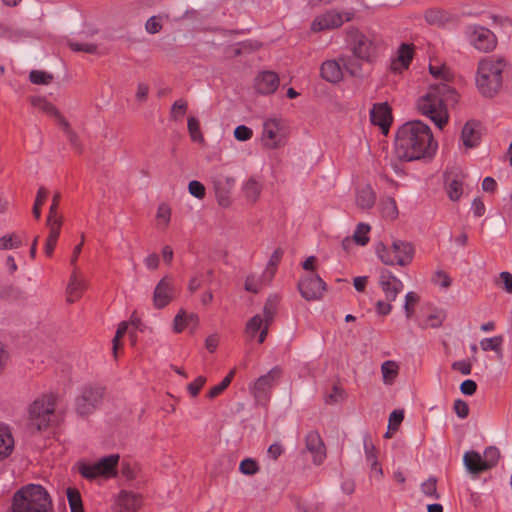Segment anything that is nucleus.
<instances>
[{"label": "nucleus", "mask_w": 512, "mask_h": 512, "mask_svg": "<svg viewBox=\"0 0 512 512\" xmlns=\"http://www.w3.org/2000/svg\"><path fill=\"white\" fill-rule=\"evenodd\" d=\"M436 147L430 127L420 120L408 121L396 132L394 151L400 161L431 158Z\"/></svg>", "instance_id": "obj_1"}, {"label": "nucleus", "mask_w": 512, "mask_h": 512, "mask_svg": "<svg viewBox=\"0 0 512 512\" xmlns=\"http://www.w3.org/2000/svg\"><path fill=\"white\" fill-rule=\"evenodd\" d=\"M344 40L353 57L367 64H375L387 48L382 35L373 30H361L356 26L345 29Z\"/></svg>", "instance_id": "obj_2"}, {"label": "nucleus", "mask_w": 512, "mask_h": 512, "mask_svg": "<svg viewBox=\"0 0 512 512\" xmlns=\"http://www.w3.org/2000/svg\"><path fill=\"white\" fill-rule=\"evenodd\" d=\"M458 93L454 87L440 82L431 85L427 93L417 101L419 112L431 119L439 129L448 123L447 102H457Z\"/></svg>", "instance_id": "obj_3"}, {"label": "nucleus", "mask_w": 512, "mask_h": 512, "mask_svg": "<svg viewBox=\"0 0 512 512\" xmlns=\"http://www.w3.org/2000/svg\"><path fill=\"white\" fill-rule=\"evenodd\" d=\"M507 61L503 57H486L479 61L476 74V87L485 98L495 97L503 85V73Z\"/></svg>", "instance_id": "obj_4"}, {"label": "nucleus", "mask_w": 512, "mask_h": 512, "mask_svg": "<svg viewBox=\"0 0 512 512\" xmlns=\"http://www.w3.org/2000/svg\"><path fill=\"white\" fill-rule=\"evenodd\" d=\"M48 491L40 484L29 483L18 489L11 503L12 512H52Z\"/></svg>", "instance_id": "obj_5"}, {"label": "nucleus", "mask_w": 512, "mask_h": 512, "mask_svg": "<svg viewBox=\"0 0 512 512\" xmlns=\"http://www.w3.org/2000/svg\"><path fill=\"white\" fill-rule=\"evenodd\" d=\"M57 397L54 393L43 394L29 406L28 428L33 432L46 430L55 412Z\"/></svg>", "instance_id": "obj_6"}, {"label": "nucleus", "mask_w": 512, "mask_h": 512, "mask_svg": "<svg viewBox=\"0 0 512 512\" xmlns=\"http://www.w3.org/2000/svg\"><path fill=\"white\" fill-rule=\"evenodd\" d=\"M376 255L384 265L388 266H407L414 258V246L407 241L394 240L391 246L379 242L375 248Z\"/></svg>", "instance_id": "obj_7"}, {"label": "nucleus", "mask_w": 512, "mask_h": 512, "mask_svg": "<svg viewBox=\"0 0 512 512\" xmlns=\"http://www.w3.org/2000/svg\"><path fill=\"white\" fill-rule=\"evenodd\" d=\"M106 387L100 384L84 385L74 401L76 413L81 417L93 414L102 405Z\"/></svg>", "instance_id": "obj_8"}, {"label": "nucleus", "mask_w": 512, "mask_h": 512, "mask_svg": "<svg viewBox=\"0 0 512 512\" xmlns=\"http://www.w3.org/2000/svg\"><path fill=\"white\" fill-rule=\"evenodd\" d=\"M463 34L466 41L480 52H491L497 45L495 34L482 25L469 24L464 28Z\"/></svg>", "instance_id": "obj_9"}, {"label": "nucleus", "mask_w": 512, "mask_h": 512, "mask_svg": "<svg viewBox=\"0 0 512 512\" xmlns=\"http://www.w3.org/2000/svg\"><path fill=\"white\" fill-rule=\"evenodd\" d=\"M282 376L283 369L279 365H276L266 374L258 377L250 387L251 394L255 400L259 403L268 402L273 388L277 385Z\"/></svg>", "instance_id": "obj_10"}, {"label": "nucleus", "mask_w": 512, "mask_h": 512, "mask_svg": "<svg viewBox=\"0 0 512 512\" xmlns=\"http://www.w3.org/2000/svg\"><path fill=\"white\" fill-rule=\"evenodd\" d=\"M297 288L305 300L317 301L322 299L327 284L317 273H307L301 277Z\"/></svg>", "instance_id": "obj_11"}, {"label": "nucleus", "mask_w": 512, "mask_h": 512, "mask_svg": "<svg viewBox=\"0 0 512 512\" xmlns=\"http://www.w3.org/2000/svg\"><path fill=\"white\" fill-rule=\"evenodd\" d=\"M174 279L171 276H164L156 285L153 292V306L156 309H163L168 306L176 297Z\"/></svg>", "instance_id": "obj_12"}, {"label": "nucleus", "mask_w": 512, "mask_h": 512, "mask_svg": "<svg viewBox=\"0 0 512 512\" xmlns=\"http://www.w3.org/2000/svg\"><path fill=\"white\" fill-rule=\"evenodd\" d=\"M370 121L378 126L385 136L393 123L392 108L388 102L374 103L370 109Z\"/></svg>", "instance_id": "obj_13"}, {"label": "nucleus", "mask_w": 512, "mask_h": 512, "mask_svg": "<svg viewBox=\"0 0 512 512\" xmlns=\"http://www.w3.org/2000/svg\"><path fill=\"white\" fill-rule=\"evenodd\" d=\"M235 178L231 176H225L217 174L212 177L213 188L218 201V204L222 207H229L231 205V192L235 185Z\"/></svg>", "instance_id": "obj_14"}, {"label": "nucleus", "mask_w": 512, "mask_h": 512, "mask_svg": "<svg viewBox=\"0 0 512 512\" xmlns=\"http://www.w3.org/2000/svg\"><path fill=\"white\" fill-rule=\"evenodd\" d=\"M379 284L389 302L394 301L404 287L402 281L385 268L380 270Z\"/></svg>", "instance_id": "obj_15"}, {"label": "nucleus", "mask_w": 512, "mask_h": 512, "mask_svg": "<svg viewBox=\"0 0 512 512\" xmlns=\"http://www.w3.org/2000/svg\"><path fill=\"white\" fill-rule=\"evenodd\" d=\"M415 46L412 43H401L397 55L391 59L390 69L395 73L407 70L414 58Z\"/></svg>", "instance_id": "obj_16"}, {"label": "nucleus", "mask_w": 512, "mask_h": 512, "mask_svg": "<svg viewBox=\"0 0 512 512\" xmlns=\"http://www.w3.org/2000/svg\"><path fill=\"white\" fill-rule=\"evenodd\" d=\"M443 178L444 189L448 198L453 202L459 201L463 194L466 175L461 171L455 174L445 172Z\"/></svg>", "instance_id": "obj_17"}, {"label": "nucleus", "mask_w": 512, "mask_h": 512, "mask_svg": "<svg viewBox=\"0 0 512 512\" xmlns=\"http://www.w3.org/2000/svg\"><path fill=\"white\" fill-rule=\"evenodd\" d=\"M305 447L312 454L315 465H321L326 458L325 444L318 431L312 430L305 437Z\"/></svg>", "instance_id": "obj_18"}, {"label": "nucleus", "mask_w": 512, "mask_h": 512, "mask_svg": "<svg viewBox=\"0 0 512 512\" xmlns=\"http://www.w3.org/2000/svg\"><path fill=\"white\" fill-rule=\"evenodd\" d=\"M482 125L478 120H468L461 130V140L463 145L468 148H476L480 145L482 139Z\"/></svg>", "instance_id": "obj_19"}, {"label": "nucleus", "mask_w": 512, "mask_h": 512, "mask_svg": "<svg viewBox=\"0 0 512 512\" xmlns=\"http://www.w3.org/2000/svg\"><path fill=\"white\" fill-rule=\"evenodd\" d=\"M279 76L273 71L260 72L255 80L254 87L261 95L273 94L279 87Z\"/></svg>", "instance_id": "obj_20"}, {"label": "nucleus", "mask_w": 512, "mask_h": 512, "mask_svg": "<svg viewBox=\"0 0 512 512\" xmlns=\"http://www.w3.org/2000/svg\"><path fill=\"white\" fill-rule=\"evenodd\" d=\"M424 19L428 24L438 27H445L457 21L456 15L440 8L427 9L424 13Z\"/></svg>", "instance_id": "obj_21"}, {"label": "nucleus", "mask_w": 512, "mask_h": 512, "mask_svg": "<svg viewBox=\"0 0 512 512\" xmlns=\"http://www.w3.org/2000/svg\"><path fill=\"white\" fill-rule=\"evenodd\" d=\"M343 24L342 16L337 12H327L317 17L312 22L313 31H324L329 29L338 28Z\"/></svg>", "instance_id": "obj_22"}, {"label": "nucleus", "mask_w": 512, "mask_h": 512, "mask_svg": "<svg viewBox=\"0 0 512 512\" xmlns=\"http://www.w3.org/2000/svg\"><path fill=\"white\" fill-rule=\"evenodd\" d=\"M117 503L119 512H137L142 505V497L132 491H121Z\"/></svg>", "instance_id": "obj_23"}, {"label": "nucleus", "mask_w": 512, "mask_h": 512, "mask_svg": "<svg viewBox=\"0 0 512 512\" xmlns=\"http://www.w3.org/2000/svg\"><path fill=\"white\" fill-rule=\"evenodd\" d=\"M320 74L323 79L330 83H338L343 79V72L340 61L326 60L321 64Z\"/></svg>", "instance_id": "obj_24"}, {"label": "nucleus", "mask_w": 512, "mask_h": 512, "mask_svg": "<svg viewBox=\"0 0 512 512\" xmlns=\"http://www.w3.org/2000/svg\"><path fill=\"white\" fill-rule=\"evenodd\" d=\"M364 452L366 461L370 465L371 473L380 478L383 477L382 466L378 461L377 449L369 436L364 438Z\"/></svg>", "instance_id": "obj_25"}, {"label": "nucleus", "mask_w": 512, "mask_h": 512, "mask_svg": "<svg viewBox=\"0 0 512 512\" xmlns=\"http://www.w3.org/2000/svg\"><path fill=\"white\" fill-rule=\"evenodd\" d=\"M463 462L466 470L471 474H479L487 471L484 466V460L479 452L471 450L467 451L463 456Z\"/></svg>", "instance_id": "obj_26"}, {"label": "nucleus", "mask_w": 512, "mask_h": 512, "mask_svg": "<svg viewBox=\"0 0 512 512\" xmlns=\"http://www.w3.org/2000/svg\"><path fill=\"white\" fill-rule=\"evenodd\" d=\"M279 130L280 124L276 119H268L263 124V137L270 141L266 145L271 149L280 147V141L277 137Z\"/></svg>", "instance_id": "obj_27"}, {"label": "nucleus", "mask_w": 512, "mask_h": 512, "mask_svg": "<svg viewBox=\"0 0 512 512\" xmlns=\"http://www.w3.org/2000/svg\"><path fill=\"white\" fill-rule=\"evenodd\" d=\"M376 202V194L370 185L359 189L356 193V204L360 209H371Z\"/></svg>", "instance_id": "obj_28"}, {"label": "nucleus", "mask_w": 512, "mask_h": 512, "mask_svg": "<svg viewBox=\"0 0 512 512\" xmlns=\"http://www.w3.org/2000/svg\"><path fill=\"white\" fill-rule=\"evenodd\" d=\"M119 458L118 454H111L109 456L102 457L97 461L100 473L106 477L115 476L117 473Z\"/></svg>", "instance_id": "obj_29"}, {"label": "nucleus", "mask_w": 512, "mask_h": 512, "mask_svg": "<svg viewBox=\"0 0 512 512\" xmlns=\"http://www.w3.org/2000/svg\"><path fill=\"white\" fill-rule=\"evenodd\" d=\"M280 297L277 294L270 295L263 307V320L267 325H271L278 312Z\"/></svg>", "instance_id": "obj_30"}, {"label": "nucleus", "mask_w": 512, "mask_h": 512, "mask_svg": "<svg viewBox=\"0 0 512 512\" xmlns=\"http://www.w3.org/2000/svg\"><path fill=\"white\" fill-rule=\"evenodd\" d=\"M14 450V439L10 431L0 428V461L6 459Z\"/></svg>", "instance_id": "obj_31"}, {"label": "nucleus", "mask_w": 512, "mask_h": 512, "mask_svg": "<svg viewBox=\"0 0 512 512\" xmlns=\"http://www.w3.org/2000/svg\"><path fill=\"white\" fill-rule=\"evenodd\" d=\"M85 289L84 282L79 280L76 273L73 272L70 276L69 283L67 286L68 302L72 303L79 299Z\"/></svg>", "instance_id": "obj_32"}, {"label": "nucleus", "mask_w": 512, "mask_h": 512, "mask_svg": "<svg viewBox=\"0 0 512 512\" xmlns=\"http://www.w3.org/2000/svg\"><path fill=\"white\" fill-rule=\"evenodd\" d=\"M247 200L255 202L260 196L262 185L254 177H250L242 187Z\"/></svg>", "instance_id": "obj_33"}, {"label": "nucleus", "mask_w": 512, "mask_h": 512, "mask_svg": "<svg viewBox=\"0 0 512 512\" xmlns=\"http://www.w3.org/2000/svg\"><path fill=\"white\" fill-rule=\"evenodd\" d=\"M283 255H284V251L282 248H276L273 251V253L271 254L269 261L267 263L265 272L263 274V276L265 278H268L269 280H271L274 277V275L277 271V267L280 264Z\"/></svg>", "instance_id": "obj_34"}, {"label": "nucleus", "mask_w": 512, "mask_h": 512, "mask_svg": "<svg viewBox=\"0 0 512 512\" xmlns=\"http://www.w3.org/2000/svg\"><path fill=\"white\" fill-rule=\"evenodd\" d=\"M235 369H232L223 379L222 381L213 386L208 392H207V398L214 399L218 397L220 394H222L227 387L231 384L234 375H235Z\"/></svg>", "instance_id": "obj_35"}, {"label": "nucleus", "mask_w": 512, "mask_h": 512, "mask_svg": "<svg viewBox=\"0 0 512 512\" xmlns=\"http://www.w3.org/2000/svg\"><path fill=\"white\" fill-rule=\"evenodd\" d=\"M483 460L487 470L497 466L500 459V451L496 446H488L483 453Z\"/></svg>", "instance_id": "obj_36"}, {"label": "nucleus", "mask_w": 512, "mask_h": 512, "mask_svg": "<svg viewBox=\"0 0 512 512\" xmlns=\"http://www.w3.org/2000/svg\"><path fill=\"white\" fill-rule=\"evenodd\" d=\"M383 380L386 384H392L398 375V365L391 360L385 361L381 366Z\"/></svg>", "instance_id": "obj_37"}, {"label": "nucleus", "mask_w": 512, "mask_h": 512, "mask_svg": "<svg viewBox=\"0 0 512 512\" xmlns=\"http://www.w3.org/2000/svg\"><path fill=\"white\" fill-rule=\"evenodd\" d=\"M371 227L366 223H359L356 226V229L353 234V240L360 246H365L369 243L368 233L370 232Z\"/></svg>", "instance_id": "obj_38"}, {"label": "nucleus", "mask_w": 512, "mask_h": 512, "mask_svg": "<svg viewBox=\"0 0 512 512\" xmlns=\"http://www.w3.org/2000/svg\"><path fill=\"white\" fill-rule=\"evenodd\" d=\"M67 499L71 512H84L81 495L76 488L67 489Z\"/></svg>", "instance_id": "obj_39"}, {"label": "nucleus", "mask_w": 512, "mask_h": 512, "mask_svg": "<svg viewBox=\"0 0 512 512\" xmlns=\"http://www.w3.org/2000/svg\"><path fill=\"white\" fill-rule=\"evenodd\" d=\"M503 344V336L497 335L491 338H484L480 341V346L483 351H495L501 354V347Z\"/></svg>", "instance_id": "obj_40"}, {"label": "nucleus", "mask_w": 512, "mask_h": 512, "mask_svg": "<svg viewBox=\"0 0 512 512\" xmlns=\"http://www.w3.org/2000/svg\"><path fill=\"white\" fill-rule=\"evenodd\" d=\"M187 128H188V132L191 137V140L193 142H197V143L204 142V136L201 132L200 122L197 118L189 117L188 123H187Z\"/></svg>", "instance_id": "obj_41"}, {"label": "nucleus", "mask_w": 512, "mask_h": 512, "mask_svg": "<svg viewBox=\"0 0 512 512\" xmlns=\"http://www.w3.org/2000/svg\"><path fill=\"white\" fill-rule=\"evenodd\" d=\"M260 471V466L254 458H244L239 464V472L246 476H253Z\"/></svg>", "instance_id": "obj_42"}, {"label": "nucleus", "mask_w": 512, "mask_h": 512, "mask_svg": "<svg viewBox=\"0 0 512 512\" xmlns=\"http://www.w3.org/2000/svg\"><path fill=\"white\" fill-rule=\"evenodd\" d=\"M382 214L384 217L394 220L398 217L397 203L394 198L387 197L382 201Z\"/></svg>", "instance_id": "obj_43"}, {"label": "nucleus", "mask_w": 512, "mask_h": 512, "mask_svg": "<svg viewBox=\"0 0 512 512\" xmlns=\"http://www.w3.org/2000/svg\"><path fill=\"white\" fill-rule=\"evenodd\" d=\"M187 108L188 104L186 100H176L171 106L170 118L175 121L182 119L187 112Z\"/></svg>", "instance_id": "obj_44"}, {"label": "nucleus", "mask_w": 512, "mask_h": 512, "mask_svg": "<svg viewBox=\"0 0 512 512\" xmlns=\"http://www.w3.org/2000/svg\"><path fill=\"white\" fill-rule=\"evenodd\" d=\"M29 80L36 85H48L53 80V75L41 70H32L29 73Z\"/></svg>", "instance_id": "obj_45"}, {"label": "nucleus", "mask_w": 512, "mask_h": 512, "mask_svg": "<svg viewBox=\"0 0 512 512\" xmlns=\"http://www.w3.org/2000/svg\"><path fill=\"white\" fill-rule=\"evenodd\" d=\"M264 326L263 318L257 314L254 315L245 326V331L251 338H254L256 334L261 330Z\"/></svg>", "instance_id": "obj_46"}, {"label": "nucleus", "mask_w": 512, "mask_h": 512, "mask_svg": "<svg viewBox=\"0 0 512 512\" xmlns=\"http://www.w3.org/2000/svg\"><path fill=\"white\" fill-rule=\"evenodd\" d=\"M79 473L83 478L88 480H93L99 476H103L100 473V469L97 462L94 464H81L79 467Z\"/></svg>", "instance_id": "obj_47"}, {"label": "nucleus", "mask_w": 512, "mask_h": 512, "mask_svg": "<svg viewBox=\"0 0 512 512\" xmlns=\"http://www.w3.org/2000/svg\"><path fill=\"white\" fill-rule=\"evenodd\" d=\"M421 491L426 496L434 499H439L440 496L437 493V479L435 477H429L425 482L421 484Z\"/></svg>", "instance_id": "obj_48"}, {"label": "nucleus", "mask_w": 512, "mask_h": 512, "mask_svg": "<svg viewBox=\"0 0 512 512\" xmlns=\"http://www.w3.org/2000/svg\"><path fill=\"white\" fill-rule=\"evenodd\" d=\"M68 46L74 52H84V53H88V54H94L97 51V45L93 44V43H80V42L69 41Z\"/></svg>", "instance_id": "obj_49"}, {"label": "nucleus", "mask_w": 512, "mask_h": 512, "mask_svg": "<svg viewBox=\"0 0 512 512\" xmlns=\"http://www.w3.org/2000/svg\"><path fill=\"white\" fill-rule=\"evenodd\" d=\"M403 420L404 411L399 409L393 410L389 415L388 429L392 431H397Z\"/></svg>", "instance_id": "obj_50"}, {"label": "nucleus", "mask_w": 512, "mask_h": 512, "mask_svg": "<svg viewBox=\"0 0 512 512\" xmlns=\"http://www.w3.org/2000/svg\"><path fill=\"white\" fill-rule=\"evenodd\" d=\"M47 226L49 227V235L47 238L57 242L62 227V218L53 219L50 220V222L47 221Z\"/></svg>", "instance_id": "obj_51"}, {"label": "nucleus", "mask_w": 512, "mask_h": 512, "mask_svg": "<svg viewBox=\"0 0 512 512\" xmlns=\"http://www.w3.org/2000/svg\"><path fill=\"white\" fill-rule=\"evenodd\" d=\"M21 240L15 235H5L0 237V249L7 250L21 246Z\"/></svg>", "instance_id": "obj_52"}, {"label": "nucleus", "mask_w": 512, "mask_h": 512, "mask_svg": "<svg viewBox=\"0 0 512 512\" xmlns=\"http://www.w3.org/2000/svg\"><path fill=\"white\" fill-rule=\"evenodd\" d=\"M234 137L236 140L238 141H241V142H245V141H248L252 138L253 136V131L251 128H249L248 126L246 125H238L235 129H234Z\"/></svg>", "instance_id": "obj_53"}, {"label": "nucleus", "mask_w": 512, "mask_h": 512, "mask_svg": "<svg viewBox=\"0 0 512 512\" xmlns=\"http://www.w3.org/2000/svg\"><path fill=\"white\" fill-rule=\"evenodd\" d=\"M188 191L192 196L198 199H203L206 195L205 186L197 180H192L189 182Z\"/></svg>", "instance_id": "obj_54"}, {"label": "nucleus", "mask_w": 512, "mask_h": 512, "mask_svg": "<svg viewBox=\"0 0 512 512\" xmlns=\"http://www.w3.org/2000/svg\"><path fill=\"white\" fill-rule=\"evenodd\" d=\"M340 64L343 69H345L351 76H356L358 74V70H360V66L356 64L354 59L351 57H340Z\"/></svg>", "instance_id": "obj_55"}, {"label": "nucleus", "mask_w": 512, "mask_h": 512, "mask_svg": "<svg viewBox=\"0 0 512 512\" xmlns=\"http://www.w3.org/2000/svg\"><path fill=\"white\" fill-rule=\"evenodd\" d=\"M32 103L33 105H39L40 109L55 117H57L60 114V111L57 109V107L45 99L38 98L33 100Z\"/></svg>", "instance_id": "obj_56"}, {"label": "nucleus", "mask_w": 512, "mask_h": 512, "mask_svg": "<svg viewBox=\"0 0 512 512\" xmlns=\"http://www.w3.org/2000/svg\"><path fill=\"white\" fill-rule=\"evenodd\" d=\"M173 324H174V331L176 333H181L187 326H188V322H187V317H186V313L184 310H180L174 320H173Z\"/></svg>", "instance_id": "obj_57"}, {"label": "nucleus", "mask_w": 512, "mask_h": 512, "mask_svg": "<svg viewBox=\"0 0 512 512\" xmlns=\"http://www.w3.org/2000/svg\"><path fill=\"white\" fill-rule=\"evenodd\" d=\"M206 383V377L200 375L194 381L188 384L187 389L192 397L198 396L202 387Z\"/></svg>", "instance_id": "obj_58"}, {"label": "nucleus", "mask_w": 512, "mask_h": 512, "mask_svg": "<svg viewBox=\"0 0 512 512\" xmlns=\"http://www.w3.org/2000/svg\"><path fill=\"white\" fill-rule=\"evenodd\" d=\"M433 282L442 288H448L452 284V279L445 271L439 270L435 273Z\"/></svg>", "instance_id": "obj_59"}, {"label": "nucleus", "mask_w": 512, "mask_h": 512, "mask_svg": "<svg viewBox=\"0 0 512 512\" xmlns=\"http://www.w3.org/2000/svg\"><path fill=\"white\" fill-rule=\"evenodd\" d=\"M453 408H454V411H455L456 415L459 418L465 419V418L468 417V415H469V406H468V404L464 400L456 399L454 401Z\"/></svg>", "instance_id": "obj_60"}, {"label": "nucleus", "mask_w": 512, "mask_h": 512, "mask_svg": "<svg viewBox=\"0 0 512 512\" xmlns=\"http://www.w3.org/2000/svg\"><path fill=\"white\" fill-rule=\"evenodd\" d=\"M452 370L460 372L462 375L471 374L472 365L469 360L455 361L451 365Z\"/></svg>", "instance_id": "obj_61"}, {"label": "nucleus", "mask_w": 512, "mask_h": 512, "mask_svg": "<svg viewBox=\"0 0 512 512\" xmlns=\"http://www.w3.org/2000/svg\"><path fill=\"white\" fill-rule=\"evenodd\" d=\"M460 391L466 396H472L477 391V383L472 379H466L460 384Z\"/></svg>", "instance_id": "obj_62"}, {"label": "nucleus", "mask_w": 512, "mask_h": 512, "mask_svg": "<svg viewBox=\"0 0 512 512\" xmlns=\"http://www.w3.org/2000/svg\"><path fill=\"white\" fill-rule=\"evenodd\" d=\"M61 200V194L59 192L55 193L52 198V203L49 208V214L47 217L48 222L53 219L61 218L60 216H57V209L59 207V203Z\"/></svg>", "instance_id": "obj_63"}, {"label": "nucleus", "mask_w": 512, "mask_h": 512, "mask_svg": "<svg viewBox=\"0 0 512 512\" xmlns=\"http://www.w3.org/2000/svg\"><path fill=\"white\" fill-rule=\"evenodd\" d=\"M69 143L71 146L79 153L81 154L83 151L82 144L80 142L79 136L77 133L73 130H69L67 133H65Z\"/></svg>", "instance_id": "obj_64"}]
</instances>
